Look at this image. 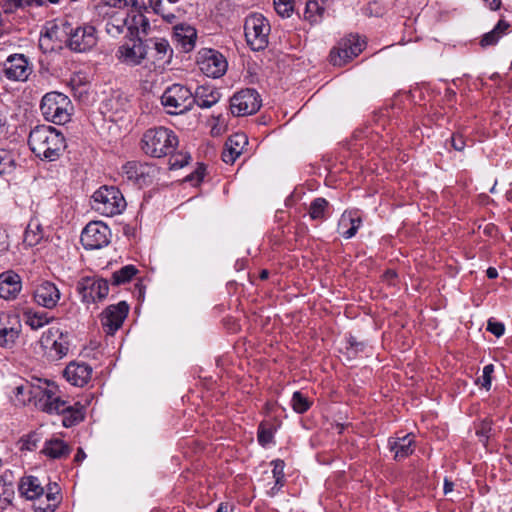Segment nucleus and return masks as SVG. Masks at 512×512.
<instances>
[{
    "label": "nucleus",
    "instance_id": "1",
    "mask_svg": "<svg viewBox=\"0 0 512 512\" xmlns=\"http://www.w3.org/2000/svg\"><path fill=\"white\" fill-rule=\"evenodd\" d=\"M13 397L19 405L32 404L37 409L50 414L53 411L59 412L67 409L66 401L57 395L56 387L50 386L47 382L31 383L27 380H20L13 387Z\"/></svg>",
    "mask_w": 512,
    "mask_h": 512
},
{
    "label": "nucleus",
    "instance_id": "2",
    "mask_svg": "<svg viewBox=\"0 0 512 512\" xmlns=\"http://www.w3.org/2000/svg\"><path fill=\"white\" fill-rule=\"evenodd\" d=\"M28 144L36 156L53 161L64 150L65 139L54 127L40 125L31 130Z\"/></svg>",
    "mask_w": 512,
    "mask_h": 512
},
{
    "label": "nucleus",
    "instance_id": "3",
    "mask_svg": "<svg viewBox=\"0 0 512 512\" xmlns=\"http://www.w3.org/2000/svg\"><path fill=\"white\" fill-rule=\"evenodd\" d=\"M141 142L145 154L160 158L172 153L178 144V139L172 130L157 127L147 130Z\"/></svg>",
    "mask_w": 512,
    "mask_h": 512
},
{
    "label": "nucleus",
    "instance_id": "4",
    "mask_svg": "<svg viewBox=\"0 0 512 512\" xmlns=\"http://www.w3.org/2000/svg\"><path fill=\"white\" fill-rule=\"evenodd\" d=\"M91 206L101 215L112 217L125 209L126 201L118 188L102 186L92 195Z\"/></svg>",
    "mask_w": 512,
    "mask_h": 512
},
{
    "label": "nucleus",
    "instance_id": "5",
    "mask_svg": "<svg viewBox=\"0 0 512 512\" xmlns=\"http://www.w3.org/2000/svg\"><path fill=\"white\" fill-rule=\"evenodd\" d=\"M40 109L48 121L61 125L69 121L72 105L66 95L50 92L42 98Z\"/></svg>",
    "mask_w": 512,
    "mask_h": 512
},
{
    "label": "nucleus",
    "instance_id": "6",
    "mask_svg": "<svg viewBox=\"0 0 512 512\" xmlns=\"http://www.w3.org/2000/svg\"><path fill=\"white\" fill-rule=\"evenodd\" d=\"M244 30L247 43L253 50L259 51L267 46L270 25L263 15L248 16L245 20Z\"/></svg>",
    "mask_w": 512,
    "mask_h": 512
},
{
    "label": "nucleus",
    "instance_id": "7",
    "mask_svg": "<svg viewBox=\"0 0 512 512\" xmlns=\"http://www.w3.org/2000/svg\"><path fill=\"white\" fill-rule=\"evenodd\" d=\"M192 92L181 84H173L166 88L161 96V103L169 114H182L192 105Z\"/></svg>",
    "mask_w": 512,
    "mask_h": 512
},
{
    "label": "nucleus",
    "instance_id": "8",
    "mask_svg": "<svg viewBox=\"0 0 512 512\" xmlns=\"http://www.w3.org/2000/svg\"><path fill=\"white\" fill-rule=\"evenodd\" d=\"M365 43L358 35H349L341 39L330 52V62L333 66H343L357 57L364 49Z\"/></svg>",
    "mask_w": 512,
    "mask_h": 512
},
{
    "label": "nucleus",
    "instance_id": "9",
    "mask_svg": "<svg viewBox=\"0 0 512 512\" xmlns=\"http://www.w3.org/2000/svg\"><path fill=\"white\" fill-rule=\"evenodd\" d=\"M116 58L127 66L141 65L149 60L148 46L140 38L130 39L118 47Z\"/></svg>",
    "mask_w": 512,
    "mask_h": 512
},
{
    "label": "nucleus",
    "instance_id": "10",
    "mask_svg": "<svg viewBox=\"0 0 512 512\" xmlns=\"http://www.w3.org/2000/svg\"><path fill=\"white\" fill-rule=\"evenodd\" d=\"M196 62L200 71L208 77H221L227 70L225 57L213 49H201L197 54Z\"/></svg>",
    "mask_w": 512,
    "mask_h": 512
},
{
    "label": "nucleus",
    "instance_id": "11",
    "mask_svg": "<svg viewBox=\"0 0 512 512\" xmlns=\"http://www.w3.org/2000/svg\"><path fill=\"white\" fill-rule=\"evenodd\" d=\"M77 291L81 295L82 302L91 304L106 298L109 285L105 279L86 276L78 281Z\"/></svg>",
    "mask_w": 512,
    "mask_h": 512
},
{
    "label": "nucleus",
    "instance_id": "12",
    "mask_svg": "<svg viewBox=\"0 0 512 512\" xmlns=\"http://www.w3.org/2000/svg\"><path fill=\"white\" fill-rule=\"evenodd\" d=\"M260 107L261 99L258 92L250 88L237 92L230 100L231 113L238 117L254 114Z\"/></svg>",
    "mask_w": 512,
    "mask_h": 512
},
{
    "label": "nucleus",
    "instance_id": "13",
    "mask_svg": "<svg viewBox=\"0 0 512 512\" xmlns=\"http://www.w3.org/2000/svg\"><path fill=\"white\" fill-rule=\"evenodd\" d=\"M111 231L100 221L90 222L83 229L81 243L85 249L94 250L107 246L110 242Z\"/></svg>",
    "mask_w": 512,
    "mask_h": 512
},
{
    "label": "nucleus",
    "instance_id": "14",
    "mask_svg": "<svg viewBox=\"0 0 512 512\" xmlns=\"http://www.w3.org/2000/svg\"><path fill=\"white\" fill-rule=\"evenodd\" d=\"M129 312V306L121 301L116 305H110L101 313L100 320L104 332L113 335L123 324Z\"/></svg>",
    "mask_w": 512,
    "mask_h": 512
},
{
    "label": "nucleus",
    "instance_id": "15",
    "mask_svg": "<svg viewBox=\"0 0 512 512\" xmlns=\"http://www.w3.org/2000/svg\"><path fill=\"white\" fill-rule=\"evenodd\" d=\"M97 43L96 30L86 25L71 30L67 39L68 47L75 52H86Z\"/></svg>",
    "mask_w": 512,
    "mask_h": 512
},
{
    "label": "nucleus",
    "instance_id": "16",
    "mask_svg": "<svg viewBox=\"0 0 512 512\" xmlns=\"http://www.w3.org/2000/svg\"><path fill=\"white\" fill-rule=\"evenodd\" d=\"M21 324L18 317L6 313L0 314V346L6 349L14 347L19 338Z\"/></svg>",
    "mask_w": 512,
    "mask_h": 512
},
{
    "label": "nucleus",
    "instance_id": "17",
    "mask_svg": "<svg viewBox=\"0 0 512 512\" xmlns=\"http://www.w3.org/2000/svg\"><path fill=\"white\" fill-rule=\"evenodd\" d=\"M122 169L128 180L134 181L139 185L147 184L157 172L155 166L136 161L127 162Z\"/></svg>",
    "mask_w": 512,
    "mask_h": 512
},
{
    "label": "nucleus",
    "instance_id": "18",
    "mask_svg": "<svg viewBox=\"0 0 512 512\" xmlns=\"http://www.w3.org/2000/svg\"><path fill=\"white\" fill-rule=\"evenodd\" d=\"M4 72L8 79L15 81L27 80L31 68L27 59L22 54H15L8 57L4 64Z\"/></svg>",
    "mask_w": 512,
    "mask_h": 512
},
{
    "label": "nucleus",
    "instance_id": "19",
    "mask_svg": "<svg viewBox=\"0 0 512 512\" xmlns=\"http://www.w3.org/2000/svg\"><path fill=\"white\" fill-rule=\"evenodd\" d=\"M61 298V293L57 286L49 281L39 284L34 291L35 302L47 309H53L57 306Z\"/></svg>",
    "mask_w": 512,
    "mask_h": 512
},
{
    "label": "nucleus",
    "instance_id": "20",
    "mask_svg": "<svg viewBox=\"0 0 512 512\" xmlns=\"http://www.w3.org/2000/svg\"><path fill=\"white\" fill-rule=\"evenodd\" d=\"M93 369L84 362H70L64 370V377L74 386L83 387L92 379Z\"/></svg>",
    "mask_w": 512,
    "mask_h": 512
},
{
    "label": "nucleus",
    "instance_id": "21",
    "mask_svg": "<svg viewBox=\"0 0 512 512\" xmlns=\"http://www.w3.org/2000/svg\"><path fill=\"white\" fill-rule=\"evenodd\" d=\"M248 144V138L244 133H235L228 138L222 153V159L227 164H233L242 154L244 147Z\"/></svg>",
    "mask_w": 512,
    "mask_h": 512
},
{
    "label": "nucleus",
    "instance_id": "22",
    "mask_svg": "<svg viewBox=\"0 0 512 512\" xmlns=\"http://www.w3.org/2000/svg\"><path fill=\"white\" fill-rule=\"evenodd\" d=\"M21 278L13 271L0 274V297L6 300L16 298L21 291Z\"/></svg>",
    "mask_w": 512,
    "mask_h": 512
},
{
    "label": "nucleus",
    "instance_id": "23",
    "mask_svg": "<svg viewBox=\"0 0 512 512\" xmlns=\"http://www.w3.org/2000/svg\"><path fill=\"white\" fill-rule=\"evenodd\" d=\"M414 436L412 434H406L403 436H397L390 438L388 445L391 451L395 452L394 458L401 460L413 453Z\"/></svg>",
    "mask_w": 512,
    "mask_h": 512
},
{
    "label": "nucleus",
    "instance_id": "24",
    "mask_svg": "<svg viewBox=\"0 0 512 512\" xmlns=\"http://www.w3.org/2000/svg\"><path fill=\"white\" fill-rule=\"evenodd\" d=\"M220 92L209 86H199L193 94L192 103L195 102L200 108H210L220 100Z\"/></svg>",
    "mask_w": 512,
    "mask_h": 512
},
{
    "label": "nucleus",
    "instance_id": "25",
    "mask_svg": "<svg viewBox=\"0 0 512 512\" xmlns=\"http://www.w3.org/2000/svg\"><path fill=\"white\" fill-rule=\"evenodd\" d=\"M70 447L59 438H45L41 453L50 459L65 458L70 454Z\"/></svg>",
    "mask_w": 512,
    "mask_h": 512
},
{
    "label": "nucleus",
    "instance_id": "26",
    "mask_svg": "<svg viewBox=\"0 0 512 512\" xmlns=\"http://www.w3.org/2000/svg\"><path fill=\"white\" fill-rule=\"evenodd\" d=\"M174 36L184 52H189L195 47L197 39V32L195 28L187 25L177 26L175 28Z\"/></svg>",
    "mask_w": 512,
    "mask_h": 512
},
{
    "label": "nucleus",
    "instance_id": "27",
    "mask_svg": "<svg viewBox=\"0 0 512 512\" xmlns=\"http://www.w3.org/2000/svg\"><path fill=\"white\" fill-rule=\"evenodd\" d=\"M19 491L28 500L39 498L43 495L44 489L38 478L34 476H26L21 478L19 483Z\"/></svg>",
    "mask_w": 512,
    "mask_h": 512
},
{
    "label": "nucleus",
    "instance_id": "28",
    "mask_svg": "<svg viewBox=\"0 0 512 512\" xmlns=\"http://www.w3.org/2000/svg\"><path fill=\"white\" fill-rule=\"evenodd\" d=\"M154 50L155 55L151 61V66H153L154 69H163L171 57L172 51L170 45L166 40L160 39L155 42Z\"/></svg>",
    "mask_w": 512,
    "mask_h": 512
},
{
    "label": "nucleus",
    "instance_id": "29",
    "mask_svg": "<svg viewBox=\"0 0 512 512\" xmlns=\"http://www.w3.org/2000/svg\"><path fill=\"white\" fill-rule=\"evenodd\" d=\"M44 237L43 228L37 219H32L24 233V243L28 246L37 245Z\"/></svg>",
    "mask_w": 512,
    "mask_h": 512
},
{
    "label": "nucleus",
    "instance_id": "30",
    "mask_svg": "<svg viewBox=\"0 0 512 512\" xmlns=\"http://www.w3.org/2000/svg\"><path fill=\"white\" fill-rule=\"evenodd\" d=\"M128 106V99L121 92L115 91L113 92L109 98H107L104 102V107L108 112H111L115 115L119 114L122 111H125Z\"/></svg>",
    "mask_w": 512,
    "mask_h": 512
},
{
    "label": "nucleus",
    "instance_id": "31",
    "mask_svg": "<svg viewBox=\"0 0 512 512\" xmlns=\"http://www.w3.org/2000/svg\"><path fill=\"white\" fill-rule=\"evenodd\" d=\"M67 409L64 411H53L52 413L63 414L62 424L64 427H72L83 420V407L74 408L66 402Z\"/></svg>",
    "mask_w": 512,
    "mask_h": 512
},
{
    "label": "nucleus",
    "instance_id": "32",
    "mask_svg": "<svg viewBox=\"0 0 512 512\" xmlns=\"http://www.w3.org/2000/svg\"><path fill=\"white\" fill-rule=\"evenodd\" d=\"M24 316L25 323L33 330H38L53 320V317H49L45 312L27 311Z\"/></svg>",
    "mask_w": 512,
    "mask_h": 512
},
{
    "label": "nucleus",
    "instance_id": "33",
    "mask_svg": "<svg viewBox=\"0 0 512 512\" xmlns=\"http://www.w3.org/2000/svg\"><path fill=\"white\" fill-rule=\"evenodd\" d=\"M45 350L48 356L53 360H59L66 356L69 350V344L63 333L58 337V341L53 342V345L47 347Z\"/></svg>",
    "mask_w": 512,
    "mask_h": 512
},
{
    "label": "nucleus",
    "instance_id": "34",
    "mask_svg": "<svg viewBox=\"0 0 512 512\" xmlns=\"http://www.w3.org/2000/svg\"><path fill=\"white\" fill-rule=\"evenodd\" d=\"M43 440H45V437L42 431H33L20 439V450L33 451L38 448Z\"/></svg>",
    "mask_w": 512,
    "mask_h": 512
},
{
    "label": "nucleus",
    "instance_id": "35",
    "mask_svg": "<svg viewBox=\"0 0 512 512\" xmlns=\"http://www.w3.org/2000/svg\"><path fill=\"white\" fill-rule=\"evenodd\" d=\"M328 201L324 198H316L312 201L309 207V215L313 220H324L326 217V210L328 208Z\"/></svg>",
    "mask_w": 512,
    "mask_h": 512
},
{
    "label": "nucleus",
    "instance_id": "36",
    "mask_svg": "<svg viewBox=\"0 0 512 512\" xmlns=\"http://www.w3.org/2000/svg\"><path fill=\"white\" fill-rule=\"evenodd\" d=\"M136 273H137V269L135 266H133V265L124 266L112 274V282L114 285L124 284V283L130 281L135 276Z\"/></svg>",
    "mask_w": 512,
    "mask_h": 512
},
{
    "label": "nucleus",
    "instance_id": "37",
    "mask_svg": "<svg viewBox=\"0 0 512 512\" xmlns=\"http://www.w3.org/2000/svg\"><path fill=\"white\" fill-rule=\"evenodd\" d=\"M323 12L324 9L317 1L310 0L306 3L304 18L310 23H316L321 19Z\"/></svg>",
    "mask_w": 512,
    "mask_h": 512
},
{
    "label": "nucleus",
    "instance_id": "38",
    "mask_svg": "<svg viewBox=\"0 0 512 512\" xmlns=\"http://www.w3.org/2000/svg\"><path fill=\"white\" fill-rule=\"evenodd\" d=\"M15 168V158L12 152L0 149V176L10 174Z\"/></svg>",
    "mask_w": 512,
    "mask_h": 512
},
{
    "label": "nucleus",
    "instance_id": "39",
    "mask_svg": "<svg viewBox=\"0 0 512 512\" xmlns=\"http://www.w3.org/2000/svg\"><path fill=\"white\" fill-rule=\"evenodd\" d=\"M126 28V20L120 17H111L105 25L106 32L111 37H117L124 32Z\"/></svg>",
    "mask_w": 512,
    "mask_h": 512
},
{
    "label": "nucleus",
    "instance_id": "40",
    "mask_svg": "<svg viewBox=\"0 0 512 512\" xmlns=\"http://www.w3.org/2000/svg\"><path fill=\"white\" fill-rule=\"evenodd\" d=\"M291 405L295 412L301 414L306 412L310 408L311 402L301 392L296 391L293 393Z\"/></svg>",
    "mask_w": 512,
    "mask_h": 512
},
{
    "label": "nucleus",
    "instance_id": "41",
    "mask_svg": "<svg viewBox=\"0 0 512 512\" xmlns=\"http://www.w3.org/2000/svg\"><path fill=\"white\" fill-rule=\"evenodd\" d=\"M62 334L58 328H50L46 331L40 340L41 346L46 349L47 347H51L53 342L58 341V337Z\"/></svg>",
    "mask_w": 512,
    "mask_h": 512
},
{
    "label": "nucleus",
    "instance_id": "42",
    "mask_svg": "<svg viewBox=\"0 0 512 512\" xmlns=\"http://www.w3.org/2000/svg\"><path fill=\"white\" fill-rule=\"evenodd\" d=\"M276 12L282 17H290L293 12V0H274Z\"/></svg>",
    "mask_w": 512,
    "mask_h": 512
},
{
    "label": "nucleus",
    "instance_id": "43",
    "mask_svg": "<svg viewBox=\"0 0 512 512\" xmlns=\"http://www.w3.org/2000/svg\"><path fill=\"white\" fill-rule=\"evenodd\" d=\"M190 156L183 153H177L169 158L170 169H180L188 164Z\"/></svg>",
    "mask_w": 512,
    "mask_h": 512
},
{
    "label": "nucleus",
    "instance_id": "44",
    "mask_svg": "<svg viewBox=\"0 0 512 512\" xmlns=\"http://www.w3.org/2000/svg\"><path fill=\"white\" fill-rule=\"evenodd\" d=\"M13 497V485L11 483L5 482L3 479H0V500H3L6 503H11Z\"/></svg>",
    "mask_w": 512,
    "mask_h": 512
},
{
    "label": "nucleus",
    "instance_id": "45",
    "mask_svg": "<svg viewBox=\"0 0 512 512\" xmlns=\"http://www.w3.org/2000/svg\"><path fill=\"white\" fill-rule=\"evenodd\" d=\"M273 439V433L271 429L266 428L264 425H260L258 429V441L262 446L269 444Z\"/></svg>",
    "mask_w": 512,
    "mask_h": 512
},
{
    "label": "nucleus",
    "instance_id": "46",
    "mask_svg": "<svg viewBox=\"0 0 512 512\" xmlns=\"http://www.w3.org/2000/svg\"><path fill=\"white\" fill-rule=\"evenodd\" d=\"M493 371H494V366L492 364L486 365L483 368V375H482L481 379H479L481 386L487 390H489L491 387V375H492Z\"/></svg>",
    "mask_w": 512,
    "mask_h": 512
},
{
    "label": "nucleus",
    "instance_id": "47",
    "mask_svg": "<svg viewBox=\"0 0 512 512\" xmlns=\"http://www.w3.org/2000/svg\"><path fill=\"white\" fill-rule=\"evenodd\" d=\"M500 38V35L493 29L492 31L486 33L481 41H480V44L482 47H487V46H491V45H494L498 42Z\"/></svg>",
    "mask_w": 512,
    "mask_h": 512
},
{
    "label": "nucleus",
    "instance_id": "48",
    "mask_svg": "<svg viewBox=\"0 0 512 512\" xmlns=\"http://www.w3.org/2000/svg\"><path fill=\"white\" fill-rule=\"evenodd\" d=\"M487 330L494 334L496 337H500L504 334L505 326L501 322H496L490 319L487 323Z\"/></svg>",
    "mask_w": 512,
    "mask_h": 512
},
{
    "label": "nucleus",
    "instance_id": "49",
    "mask_svg": "<svg viewBox=\"0 0 512 512\" xmlns=\"http://www.w3.org/2000/svg\"><path fill=\"white\" fill-rule=\"evenodd\" d=\"M274 468L272 470L273 478L275 479V485L282 486L283 481V463L280 461L273 462Z\"/></svg>",
    "mask_w": 512,
    "mask_h": 512
},
{
    "label": "nucleus",
    "instance_id": "50",
    "mask_svg": "<svg viewBox=\"0 0 512 512\" xmlns=\"http://www.w3.org/2000/svg\"><path fill=\"white\" fill-rule=\"evenodd\" d=\"M360 223H361V219L360 218H352L350 216H347L344 213L342 215L340 221H339V228L342 229L344 227H347L348 224H350L351 226H355L356 229L358 230V228L360 226Z\"/></svg>",
    "mask_w": 512,
    "mask_h": 512
},
{
    "label": "nucleus",
    "instance_id": "51",
    "mask_svg": "<svg viewBox=\"0 0 512 512\" xmlns=\"http://www.w3.org/2000/svg\"><path fill=\"white\" fill-rule=\"evenodd\" d=\"M46 499L52 503L48 504L46 507L39 506L38 509L41 510V512H53L58 503L56 494L53 492H48L46 494Z\"/></svg>",
    "mask_w": 512,
    "mask_h": 512
},
{
    "label": "nucleus",
    "instance_id": "52",
    "mask_svg": "<svg viewBox=\"0 0 512 512\" xmlns=\"http://www.w3.org/2000/svg\"><path fill=\"white\" fill-rule=\"evenodd\" d=\"M104 4L115 7V8H123L130 5H134V0H101Z\"/></svg>",
    "mask_w": 512,
    "mask_h": 512
},
{
    "label": "nucleus",
    "instance_id": "53",
    "mask_svg": "<svg viewBox=\"0 0 512 512\" xmlns=\"http://www.w3.org/2000/svg\"><path fill=\"white\" fill-rule=\"evenodd\" d=\"M452 146L457 151H462L465 147V140L461 134H455L451 138Z\"/></svg>",
    "mask_w": 512,
    "mask_h": 512
},
{
    "label": "nucleus",
    "instance_id": "54",
    "mask_svg": "<svg viewBox=\"0 0 512 512\" xmlns=\"http://www.w3.org/2000/svg\"><path fill=\"white\" fill-rule=\"evenodd\" d=\"M204 172H205V167L201 165L195 170V172L193 174H191L187 177V180L193 181L194 179H196L197 181H200V180H202V178L204 176Z\"/></svg>",
    "mask_w": 512,
    "mask_h": 512
},
{
    "label": "nucleus",
    "instance_id": "55",
    "mask_svg": "<svg viewBox=\"0 0 512 512\" xmlns=\"http://www.w3.org/2000/svg\"><path fill=\"white\" fill-rule=\"evenodd\" d=\"M510 24L504 20H500L494 27V30L501 36L509 29Z\"/></svg>",
    "mask_w": 512,
    "mask_h": 512
},
{
    "label": "nucleus",
    "instance_id": "56",
    "mask_svg": "<svg viewBox=\"0 0 512 512\" xmlns=\"http://www.w3.org/2000/svg\"><path fill=\"white\" fill-rule=\"evenodd\" d=\"M136 24L140 25L143 33H147V30L150 28L149 21L143 15H139Z\"/></svg>",
    "mask_w": 512,
    "mask_h": 512
},
{
    "label": "nucleus",
    "instance_id": "57",
    "mask_svg": "<svg viewBox=\"0 0 512 512\" xmlns=\"http://www.w3.org/2000/svg\"><path fill=\"white\" fill-rule=\"evenodd\" d=\"M453 487H454V483L452 481H450L448 478H445L444 479V487H443L444 494L447 495L450 492H452Z\"/></svg>",
    "mask_w": 512,
    "mask_h": 512
},
{
    "label": "nucleus",
    "instance_id": "58",
    "mask_svg": "<svg viewBox=\"0 0 512 512\" xmlns=\"http://www.w3.org/2000/svg\"><path fill=\"white\" fill-rule=\"evenodd\" d=\"M491 10H497L501 6V0H483Z\"/></svg>",
    "mask_w": 512,
    "mask_h": 512
},
{
    "label": "nucleus",
    "instance_id": "59",
    "mask_svg": "<svg viewBox=\"0 0 512 512\" xmlns=\"http://www.w3.org/2000/svg\"><path fill=\"white\" fill-rule=\"evenodd\" d=\"M357 232V229L355 226H351L346 230L343 231L342 234L346 239L352 238Z\"/></svg>",
    "mask_w": 512,
    "mask_h": 512
},
{
    "label": "nucleus",
    "instance_id": "60",
    "mask_svg": "<svg viewBox=\"0 0 512 512\" xmlns=\"http://www.w3.org/2000/svg\"><path fill=\"white\" fill-rule=\"evenodd\" d=\"M85 457H86L85 452L83 451L82 448H79L77 450V453H76L75 457H74V461L75 462H81V461H83L85 459Z\"/></svg>",
    "mask_w": 512,
    "mask_h": 512
},
{
    "label": "nucleus",
    "instance_id": "61",
    "mask_svg": "<svg viewBox=\"0 0 512 512\" xmlns=\"http://www.w3.org/2000/svg\"><path fill=\"white\" fill-rule=\"evenodd\" d=\"M487 273V277L490 278V279H494L498 276V272L495 268L493 267H489L486 271Z\"/></svg>",
    "mask_w": 512,
    "mask_h": 512
},
{
    "label": "nucleus",
    "instance_id": "62",
    "mask_svg": "<svg viewBox=\"0 0 512 512\" xmlns=\"http://www.w3.org/2000/svg\"><path fill=\"white\" fill-rule=\"evenodd\" d=\"M162 17L168 22V23H173L176 19V16L173 14V13H167V14H164L162 13Z\"/></svg>",
    "mask_w": 512,
    "mask_h": 512
},
{
    "label": "nucleus",
    "instance_id": "63",
    "mask_svg": "<svg viewBox=\"0 0 512 512\" xmlns=\"http://www.w3.org/2000/svg\"><path fill=\"white\" fill-rule=\"evenodd\" d=\"M58 29H59V26L58 25H55L51 31H48L46 33V36H48L49 38H52L53 36L55 37H58L57 33H58Z\"/></svg>",
    "mask_w": 512,
    "mask_h": 512
},
{
    "label": "nucleus",
    "instance_id": "64",
    "mask_svg": "<svg viewBox=\"0 0 512 512\" xmlns=\"http://www.w3.org/2000/svg\"><path fill=\"white\" fill-rule=\"evenodd\" d=\"M268 276H269V272H268V270H262V271L260 272V278H261L262 280H266V279L268 278Z\"/></svg>",
    "mask_w": 512,
    "mask_h": 512
}]
</instances>
